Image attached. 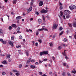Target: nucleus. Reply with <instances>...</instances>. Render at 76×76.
<instances>
[{
    "label": "nucleus",
    "mask_w": 76,
    "mask_h": 76,
    "mask_svg": "<svg viewBox=\"0 0 76 76\" xmlns=\"http://www.w3.org/2000/svg\"><path fill=\"white\" fill-rule=\"evenodd\" d=\"M48 54V51H43L40 52L39 54H40V55L41 56H43V55H44V54Z\"/></svg>",
    "instance_id": "obj_1"
},
{
    "label": "nucleus",
    "mask_w": 76,
    "mask_h": 76,
    "mask_svg": "<svg viewBox=\"0 0 76 76\" xmlns=\"http://www.w3.org/2000/svg\"><path fill=\"white\" fill-rule=\"evenodd\" d=\"M71 12L69 10H65L64 11V14L65 15H69L70 13Z\"/></svg>",
    "instance_id": "obj_2"
},
{
    "label": "nucleus",
    "mask_w": 76,
    "mask_h": 76,
    "mask_svg": "<svg viewBox=\"0 0 76 76\" xmlns=\"http://www.w3.org/2000/svg\"><path fill=\"white\" fill-rule=\"evenodd\" d=\"M48 12V10L43 9L41 11V13H47Z\"/></svg>",
    "instance_id": "obj_3"
},
{
    "label": "nucleus",
    "mask_w": 76,
    "mask_h": 76,
    "mask_svg": "<svg viewBox=\"0 0 76 76\" xmlns=\"http://www.w3.org/2000/svg\"><path fill=\"white\" fill-rule=\"evenodd\" d=\"M43 30H45V31H46L48 32V30L47 28H43L42 29L39 28L38 29V31H43Z\"/></svg>",
    "instance_id": "obj_4"
},
{
    "label": "nucleus",
    "mask_w": 76,
    "mask_h": 76,
    "mask_svg": "<svg viewBox=\"0 0 76 76\" xmlns=\"http://www.w3.org/2000/svg\"><path fill=\"white\" fill-rule=\"evenodd\" d=\"M57 25L56 24H54L53 25L52 28L53 29H57Z\"/></svg>",
    "instance_id": "obj_5"
},
{
    "label": "nucleus",
    "mask_w": 76,
    "mask_h": 76,
    "mask_svg": "<svg viewBox=\"0 0 76 76\" xmlns=\"http://www.w3.org/2000/svg\"><path fill=\"white\" fill-rule=\"evenodd\" d=\"M9 44H10V45H11L12 47H14V45H13V42H11V41H9Z\"/></svg>",
    "instance_id": "obj_6"
},
{
    "label": "nucleus",
    "mask_w": 76,
    "mask_h": 76,
    "mask_svg": "<svg viewBox=\"0 0 76 76\" xmlns=\"http://www.w3.org/2000/svg\"><path fill=\"white\" fill-rule=\"evenodd\" d=\"M32 10V7H30L29 9H27V12L28 13H29L30 12V11H31Z\"/></svg>",
    "instance_id": "obj_7"
},
{
    "label": "nucleus",
    "mask_w": 76,
    "mask_h": 76,
    "mask_svg": "<svg viewBox=\"0 0 76 76\" xmlns=\"http://www.w3.org/2000/svg\"><path fill=\"white\" fill-rule=\"evenodd\" d=\"M39 5L40 6H42L43 5V1H40L39 2Z\"/></svg>",
    "instance_id": "obj_8"
},
{
    "label": "nucleus",
    "mask_w": 76,
    "mask_h": 76,
    "mask_svg": "<svg viewBox=\"0 0 76 76\" xmlns=\"http://www.w3.org/2000/svg\"><path fill=\"white\" fill-rule=\"evenodd\" d=\"M25 53L26 54L27 56H29V51H27L25 52Z\"/></svg>",
    "instance_id": "obj_9"
},
{
    "label": "nucleus",
    "mask_w": 76,
    "mask_h": 76,
    "mask_svg": "<svg viewBox=\"0 0 76 76\" xmlns=\"http://www.w3.org/2000/svg\"><path fill=\"white\" fill-rule=\"evenodd\" d=\"M38 23H39V24L41 23H42V20H41V19H39L38 20Z\"/></svg>",
    "instance_id": "obj_10"
},
{
    "label": "nucleus",
    "mask_w": 76,
    "mask_h": 76,
    "mask_svg": "<svg viewBox=\"0 0 76 76\" xmlns=\"http://www.w3.org/2000/svg\"><path fill=\"white\" fill-rule=\"evenodd\" d=\"M12 28H16L17 27L16 25L15 24H12Z\"/></svg>",
    "instance_id": "obj_11"
},
{
    "label": "nucleus",
    "mask_w": 76,
    "mask_h": 76,
    "mask_svg": "<svg viewBox=\"0 0 76 76\" xmlns=\"http://www.w3.org/2000/svg\"><path fill=\"white\" fill-rule=\"evenodd\" d=\"M31 3L30 4L31 6H33L34 4V0H31Z\"/></svg>",
    "instance_id": "obj_12"
},
{
    "label": "nucleus",
    "mask_w": 76,
    "mask_h": 76,
    "mask_svg": "<svg viewBox=\"0 0 76 76\" xmlns=\"http://www.w3.org/2000/svg\"><path fill=\"white\" fill-rule=\"evenodd\" d=\"M3 34V31L2 29H0V35H2Z\"/></svg>",
    "instance_id": "obj_13"
},
{
    "label": "nucleus",
    "mask_w": 76,
    "mask_h": 76,
    "mask_svg": "<svg viewBox=\"0 0 76 76\" xmlns=\"http://www.w3.org/2000/svg\"><path fill=\"white\" fill-rule=\"evenodd\" d=\"M21 18H22V17L18 16L16 18V19L17 20H18V19H21Z\"/></svg>",
    "instance_id": "obj_14"
},
{
    "label": "nucleus",
    "mask_w": 76,
    "mask_h": 76,
    "mask_svg": "<svg viewBox=\"0 0 76 76\" xmlns=\"http://www.w3.org/2000/svg\"><path fill=\"white\" fill-rule=\"evenodd\" d=\"M30 68H31V69H35V66H34V65H31L30 66Z\"/></svg>",
    "instance_id": "obj_15"
},
{
    "label": "nucleus",
    "mask_w": 76,
    "mask_h": 76,
    "mask_svg": "<svg viewBox=\"0 0 76 76\" xmlns=\"http://www.w3.org/2000/svg\"><path fill=\"white\" fill-rule=\"evenodd\" d=\"M49 45L50 47H53V44L52 42L50 43Z\"/></svg>",
    "instance_id": "obj_16"
},
{
    "label": "nucleus",
    "mask_w": 76,
    "mask_h": 76,
    "mask_svg": "<svg viewBox=\"0 0 76 76\" xmlns=\"http://www.w3.org/2000/svg\"><path fill=\"white\" fill-rule=\"evenodd\" d=\"M17 0H15L14 1H12L13 4H15Z\"/></svg>",
    "instance_id": "obj_17"
},
{
    "label": "nucleus",
    "mask_w": 76,
    "mask_h": 76,
    "mask_svg": "<svg viewBox=\"0 0 76 76\" xmlns=\"http://www.w3.org/2000/svg\"><path fill=\"white\" fill-rule=\"evenodd\" d=\"M10 56H11L10 55H8L7 56V58H10Z\"/></svg>",
    "instance_id": "obj_18"
},
{
    "label": "nucleus",
    "mask_w": 76,
    "mask_h": 76,
    "mask_svg": "<svg viewBox=\"0 0 76 76\" xmlns=\"http://www.w3.org/2000/svg\"><path fill=\"white\" fill-rule=\"evenodd\" d=\"M60 16H63V12L62 11L60 12Z\"/></svg>",
    "instance_id": "obj_19"
},
{
    "label": "nucleus",
    "mask_w": 76,
    "mask_h": 76,
    "mask_svg": "<svg viewBox=\"0 0 76 76\" xmlns=\"http://www.w3.org/2000/svg\"><path fill=\"white\" fill-rule=\"evenodd\" d=\"M73 26L74 27H76V22H74L73 23Z\"/></svg>",
    "instance_id": "obj_20"
},
{
    "label": "nucleus",
    "mask_w": 76,
    "mask_h": 76,
    "mask_svg": "<svg viewBox=\"0 0 76 76\" xmlns=\"http://www.w3.org/2000/svg\"><path fill=\"white\" fill-rule=\"evenodd\" d=\"M72 9H76V7L75 5H73L72 6Z\"/></svg>",
    "instance_id": "obj_21"
},
{
    "label": "nucleus",
    "mask_w": 76,
    "mask_h": 76,
    "mask_svg": "<svg viewBox=\"0 0 76 76\" xmlns=\"http://www.w3.org/2000/svg\"><path fill=\"white\" fill-rule=\"evenodd\" d=\"M35 14L37 15H39V13L38 12L36 11L35 12Z\"/></svg>",
    "instance_id": "obj_22"
},
{
    "label": "nucleus",
    "mask_w": 76,
    "mask_h": 76,
    "mask_svg": "<svg viewBox=\"0 0 76 76\" xmlns=\"http://www.w3.org/2000/svg\"><path fill=\"white\" fill-rule=\"evenodd\" d=\"M31 58H29L27 60V61L30 63V61H31Z\"/></svg>",
    "instance_id": "obj_23"
},
{
    "label": "nucleus",
    "mask_w": 76,
    "mask_h": 76,
    "mask_svg": "<svg viewBox=\"0 0 76 76\" xmlns=\"http://www.w3.org/2000/svg\"><path fill=\"white\" fill-rule=\"evenodd\" d=\"M69 9H70V10H73V7H72L71 6H69Z\"/></svg>",
    "instance_id": "obj_24"
},
{
    "label": "nucleus",
    "mask_w": 76,
    "mask_h": 76,
    "mask_svg": "<svg viewBox=\"0 0 76 76\" xmlns=\"http://www.w3.org/2000/svg\"><path fill=\"white\" fill-rule=\"evenodd\" d=\"M65 75H66V73H65V72H64L63 73H62V76H65Z\"/></svg>",
    "instance_id": "obj_25"
},
{
    "label": "nucleus",
    "mask_w": 76,
    "mask_h": 76,
    "mask_svg": "<svg viewBox=\"0 0 76 76\" xmlns=\"http://www.w3.org/2000/svg\"><path fill=\"white\" fill-rule=\"evenodd\" d=\"M4 44H6L7 42L6 41H3L2 42Z\"/></svg>",
    "instance_id": "obj_26"
},
{
    "label": "nucleus",
    "mask_w": 76,
    "mask_h": 76,
    "mask_svg": "<svg viewBox=\"0 0 76 76\" xmlns=\"http://www.w3.org/2000/svg\"><path fill=\"white\" fill-rule=\"evenodd\" d=\"M68 24L69 27H72V24H70L69 23H68Z\"/></svg>",
    "instance_id": "obj_27"
},
{
    "label": "nucleus",
    "mask_w": 76,
    "mask_h": 76,
    "mask_svg": "<svg viewBox=\"0 0 76 76\" xmlns=\"http://www.w3.org/2000/svg\"><path fill=\"white\" fill-rule=\"evenodd\" d=\"M66 18H70V15H68L66 16Z\"/></svg>",
    "instance_id": "obj_28"
},
{
    "label": "nucleus",
    "mask_w": 76,
    "mask_h": 76,
    "mask_svg": "<svg viewBox=\"0 0 76 76\" xmlns=\"http://www.w3.org/2000/svg\"><path fill=\"white\" fill-rule=\"evenodd\" d=\"M15 75L16 76H19V75H20V74L19 73H15Z\"/></svg>",
    "instance_id": "obj_29"
},
{
    "label": "nucleus",
    "mask_w": 76,
    "mask_h": 76,
    "mask_svg": "<svg viewBox=\"0 0 76 76\" xmlns=\"http://www.w3.org/2000/svg\"><path fill=\"white\" fill-rule=\"evenodd\" d=\"M64 32V31H62V32L60 33L59 34V36H60V35H62V34H63Z\"/></svg>",
    "instance_id": "obj_30"
},
{
    "label": "nucleus",
    "mask_w": 76,
    "mask_h": 76,
    "mask_svg": "<svg viewBox=\"0 0 76 76\" xmlns=\"http://www.w3.org/2000/svg\"><path fill=\"white\" fill-rule=\"evenodd\" d=\"M67 74L68 75V76H71V74H70V73L69 72H68L67 73Z\"/></svg>",
    "instance_id": "obj_31"
},
{
    "label": "nucleus",
    "mask_w": 76,
    "mask_h": 76,
    "mask_svg": "<svg viewBox=\"0 0 76 76\" xmlns=\"http://www.w3.org/2000/svg\"><path fill=\"white\" fill-rule=\"evenodd\" d=\"M2 63L3 64H6V60H4L2 62Z\"/></svg>",
    "instance_id": "obj_32"
},
{
    "label": "nucleus",
    "mask_w": 76,
    "mask_h": 76,
    "mask_svg": "<svg viewBox=\"0 0 76 76\" xmlns=\"http://www.w3.org/2000/svg\"><path fill=\"white\" fill-rule=\"evenodd\" d=\"M12 29V26H10L9 27V29L10 30H11V29Z\"/></svg>",
    "instance_id": "obj_33"
},
{
    "label": "nucleus",
    "mask_w": 76,
    "mask_h": 76,
    "mask_svg": "<svg viewBox=\"0 0 76 76\" xmlns=\"http://www.w3.org/2000/svg\"><path fill=\"white\" fill-rule=\"evenodd\" d=\"M17 31H19L20 30V27H18L17 28Z\"/></svg>",
    "instance_id": "obj_34"
},
{
    "label": "nucleus",
    "mask_w": 76,
    "mask_h": 76,
    "mask_svg": "<svg viewBox=\"0 0 76 76\" xmlns=\"http://www.w3.org/2000/svg\"><path fill=\"white\" fill-rule=\"evenodd\" d=\"M42 18H43V20H45V17H44V16L43 15H42Z\"/></svg>",
    "instance_id": "obj_35"
},
{
    "label": "nucleus",
    "mask_w": 76,
    "mask_h": 76,
    "mask_svg": "<svg viewBox=\"0 0 76 76\" xmlns=\"http://www.w3.org/2000/svg\"><path fill=\"white\" fill-rule=\"evenodd\" d=\"M61 48H62V47L61 46H60L58 47V49H59V50H61Z\"/></svg>",
    "instance_id": "obj_36"
},
{
    "label": "nucleus",
    "mask_w": 76,
    "mask_h": 76,
    "mask_svg": "<svg viewBox=\"0 0 76 76\" xmlns=\"http://www.w3.org/2000/svg\"><path fill=\"white\" fill-rule=\"evenodd\" d=\"M19 39H22V36H20L19 37Z\"/></svg>",
    "instance_id": "obj_37"
},
{
    "label": "nucleus",
    "mask_w": 76,
    "mask_h": 76,
    "mask_svg": "<svg viewBox=\"0 0 76 76\" xmlns=\"http://www.w3.org/2000/svg\"><path fill=\"white\" fill-rule=\"evenodd\" d=\"M39 75H40V76H42V72H39Z\"/></svg>",
    "instance_id": "obj_38"
},
{
    "label": "nucleus",
    "mask_w": 76,
    "mask_h": 76,
    "mask_svg": "<svg viewBox=\"0 0 76 76\" xmlns=\"http://www.w3.org/2000/svg\"><path fill=\"white\" fill-rule=\"evenodd\" d=\"M64 42H66L67 41V39L66 38H64Z\"/></svg>",
    "instance_id": "obj_39"
},
{
    "label": "nucleus",
    "mask_w": 76,
    "mask_h": 76,
    "mask_svg": "<svg viewBox=\"0 0 76 76\" xmlns=\"http://www.w3.org/2000/svg\"><path fill=\"white\" fill-rule=\"evenodd\" d=\"M38 34H39V32L38 31H36V35H38Z\"/></svg>",
    "instance_id": "obj_40"
},
{
    "label": "nucleus",
    "mask_w": 76,
    "mask_h": 76,
    "mask_svg": "<svg viewBox=\"0 0 76 76\" xmlns=\"http://www.w3.org/2000/svg\"><path fill=\"white\" fill-rule=\"evenodd\" d=\"M39 42H40V44H41V43H42V41L40 39V40H39Z\"/></svg>",
    "instance_id": "obj_41"
},
{
    "label": "nucleus",
    "mask_w": 76,
    "mask_h": 76,
    "mask_svg": "<svg viewBox=\"0 0 76 76\" xmlns=\"http://www.w3.org/2000/svg\"><path fill=\"white\" fill-rule=\"evenodd\" d=\"M12 72H14V73H15V72H18V71L15 70H12Z\"/></svg>",
    "instance_id": "obj_42"
},
{
    "label": "nucleus",
    "mask_w": 76,
    "mask_h": 76,
    "mask_svg": "<svg viewBox=\"0 0 76 76\" xmlns=\"http://www.w3.org/2000/svg\"><path fill=\"white\" fill-rule=\"evenodd\" d=\"M18 52L19 54H20L21 53V50H19L18 51Z\"/></svg>",
    "instance_id": "obj_43"
},
{
    "label": "nucleus",
    "mask_w": 76,
    "mask_h": 76,
    "mask_svg": "<svg viewBox=\"0 0 76 76\" xmlns=\"http://www.w3.org/2000/svg\"><path fill=\"white\" fill-rule=\"evenodd\" d=\"M63 29V28L61 27H60L59 28V31H61Z\"/></svg>",
    "instance_id": "obj_44"
},
{
    "label": "nucleus",
    "mask_w": 76,
    "mask_h": 76,
    "mask_svg": "<svg viewBox=\"0 0 76 76\" xmlns=\"http://www.w3.org/2000/svg\"><path fill=\"white\" fill-rule=\"evenodd\" d=\"M4 40H3V39H0V41H1V42H2V43L3 41H4Z\"/></svg>",
    "instance_id": "obj_45"
},
{
    "label": "nucleus",
    "mask_w": 76,
    "mask_h": 76,
    "mask_svg": "<svg viewBox=\"0 0 76 76\" xmlns=\"http://www.w3.org/2000/svg\"><path fill=\"white\" fill-rule=\"evenodd\" d=\"M52 58L53 60H55V57H54V56H52Z\"/></svg>",
    "instance_id": "obj_46"
},
{
    "label": "nucleus",
    "mask_w": 76,
    "mask_h": 76,
    "mask_svg": "<svg viewBox=\"0 0 76 76\" xmlns=\"http://www.w3.org/2000/svg\"><path fill=\"white\" fill-rule=\"evenodd\" d=\"M11 40H13V39H14V38L12 36L11 38Z\"/></svg>",
    "instance_id": "obj_47"
},
{
    "label": "nucleus",
    "mask_w": 76,
    "mask_h": 76,
    "mask_svg": "<svg viewBox=\"0 0 76 76\" xmlns=\"http://www.w3.org/2000/svg\"><path fill=\"white\" fill-rule=\"evenodd\" d=\"M35 45L36 47H37L38 45V43H36Z\"/></svg>",
    "instance_id": "obj_48"
},
{
    "label": "nucleus",
    "mask_w": 76,
    "mask_h": 76,
    "mask_svg": "<svg viewBox=\"0 0 76 76\" xmlns=\"http://www.w3.org/2000/svg\"><path fill=\"white\" fill-rule=\"evenodd\" d=\"M22 65L20 64L19 66V67L20 68L22 67Z\"/></svg>",
    "instance_id": "obj_49"
},
{
    "label": "nucleus",
    "mask_w": 76,
    "mask_h": 76,
    "mask_svg": "<svg viewBox=\"0 0 76 76\" xmlns=\"http://www.w3.org/2000/svg\"><path fill=\"white\" fill-rule=\"evenodd\" d=\"M63 9V7H62V6H61L60 8V10H61V9Z\"/></svg>",
    "instance_id": "obj_50"
},
{
    "label": "nucleus",
    "mask_w": 76,
    "mask_h": 76,
    "mask_svg": "<svg viewBox=\"0 0 76 76\" xmlns=\"http://www.w3.org/2000/svg\"><path fill=\"white\" fill-rule=\"evenodd\" d=\"M62 5L63 4H61V2H59V6H62Z\"/></svg>",
    "instance_id": "obj_51"
},
{
    "label": "nucleus",
    "mask_w": 76,
    "mask_h": 76,
    "mask_svg": "<svg viewBox=\"0 0 76 76\" xmlns=\"http://www.w3.org/2000/svg\"><path fill=\"white\" fill-rule=\"evenodd\" d=\"M46 18H48V19H50V16H49L48 15H47L46 16Z\"/></svg>",
    "instance_id": "obj_52"
},
{
    "label": "nucleus",
    "mask_w": 76,
    "mask_h": 76,
    "mask_svg": "<svg viewBox=\"0 0 76 76\" xmlns=\"http://www.w3.org/2000/svg\"><path fill=\"white\" fill-rule=\"evenodd\" d=\"M15 14V12H11V14L12 15H13Z\"/></svg>",
    "instance_id": "obj_53"
},
{
    "label": "nucleus",
    "mask_w": 76,
    "mask_h": 76,
    "mask_svg": "<svg viewBox=\"0 0 76 76\" xmlns=\"http://www.w3.org/2000/svg\"><path fill=\"white\" fill-rule=\"evenodd\" d=\"M30 63V62H28V61H27L26 62V64H29Z\"/></svg>",
    "instance_id": "obj_54"
},
{
    "label": "nucleus",
    "mask_w": 76,
    "mask_h": 76,
    "mask_svg": "<svg viewBox=\"0 0 76 76\" xmlns=\"http://www.w3.org/2000/svg\"><path fill=\"white\" fill-rule=\"evenodd\" d=\"M72 73H74L75 74V73H76V71H75V72L72 71Z\"/></svg>",
    "instance_id": "obj_55"
},
{
    "label": "nucleus",
    "mask_w": 76,
    "mask_h": 76,
    "mask_svg": "<svg viewBox=\"0 0 76 76\" xmlns=\"http://www.w3.org/2000/svg\"><path fill=\"white\" fill-rule=\"evenodd\" d=\"M11 60H12V59H9L8 60V61L9 62H10V61H11Z\"/></svg>",
    "instance_id": "obj_56"
},
{
    "label": "nucleus",
    "mask_w": 76,
    "mask_h": 76,
    "mask_svg": "<svg viewBox=\"0 0 76 76\" xmlns=\"http://www.w3.org/2000/svg\"><path fill=\"white\" fill-rule=\"evenodd\" d=\"M31 61L32 63H34V59L32 60H31Z\"/></svg>",
    "instance_id": "obj_57"
},
{
    "label": "nucleus",
    "mask_w": 76,
    "mask_h": 76,
    "mask_svg": "<svg viewBox=\"0 0 76 76\" xmlns=\"http://www.w3.org/2000/svg\"><path fill=\"white\" fill-rule=\"evenodd\" d=\"M39 63L40 64H41V63H42V61H41V60H39Z\"/></svg>",
    "instance_id": "obj_58"
},
{
    "label": "nucleus",
    "mask_w": 76,
    "mask_h": 76,
    "mask_svg": "<svg viewBox=\"0 0 76 76\" xmlns=\"http://www.w3.org/2000/svg\"><path fill=\"white\" fill-rule=\"evenodd\" d=\"M63 65H64V66H66V64L65 63H64L63 64Z\"/></svg>",
    "instance_id": "obj_59"
},
{
    "label": "nucleus",
    "mask_w": 76,
    "mask_h": 76,
    "mask_svg": "<svg viewBox=\"0 0 76 76\" xmlns=\"http://www.w3.org/2000/svg\"><path fill=\"white\" fill-rule=\"evenodd\" d=\"M4 66L3 65H0V67H3Z\"/></svg>",
    "instance_id": "obj_60"
},
{
    "label": "nucleus",
    "mask_w": 76,
    "mask_h": 76,
    "mask_svg": "<svg viewBox=\"0 0 76 76\" xmlns=\"http://www.w3.org/2000/svg\"><path fill=\"white\" fill-rule=\"evenodd\" d=\"M2 75H6V73L5 72H3L2 73Z\"/></svg>",
    "instance_id": "obj_61"
},
{
    "label": "nucleus",
    "mask_w": 76,
    "mask_h": 76,
    "mask_svg": "<svg viewBox=\"0 0 76 76\" xmlns=\"http://www.w3.org/2000/svg\"><path fill=\"white\" fill-rule=\"evenodd\" d=\"M74 38L75 39H76V34L74 35Z\"/></svg>",
    "instance_id": "obj_62"
},
{
    "label": "nucleus",
    "mask_w": 76,
    "mask_h": 76,
    "mask_svg": "<svg viewBox=\"0 0 76 76\" xmlns=\"http://www.w3.org/2000/svg\"><path fill=\"white\" fill-rule=\"evenodd\" d=\"M49 73L50 75H51V74H52V72H49Z\"/></svg>",
    "instance_id": "obj_63"
},
{
    "label": "nucleus",
    "mask_w": 76,
    "mask_h": 76,
    "mask_svg": "<svg viewBox=\"0 0 76 76\" xmlns=\"http://www.w3.org/2000/svg\"><path fill=\"white\" fill-rule=\"evenodd\" d=\"M17 23H19V20H18L17 21Z\"/></svg>",
    "instance_id": "obj_64"
}]
</instances>
